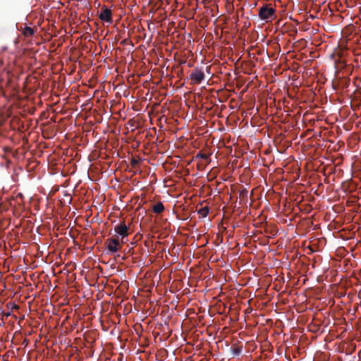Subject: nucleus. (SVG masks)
Returning a JSON list of instances; mask_svg holds the SVG:
<instances>
[{
	"mask_svg": "<svg viewBox=\"0 0 361 361\" xmlns=\"http://www.w3.org/2000/svg\"><path fill=\"white\" fill-rule=\"evenodd\" d=\"M164 207L161 202H159L153 207V212L157 214H159V213L162 212L164 211Z\"/></svg>",
	"mask_w": 361,
	"mask_h": 361,
	"instance_id": "7",
	"label": "nucleus"
},
{
	"mask_svg": "<svg viewBox=\"0 0 361 361\" xmlns=\"http://www.w3.org/2000/svg\"><path fill=\"white\" fill-rule=\"evenodd\" d=\"M194 158L199 159V158H207V157L204 154H202V153L198 152Z\"/></svg>",
	"mask_w": 361,
	"mask_h": 361,
	"instance_id": "10",
	"label": "nucleus"
},
{
	"mask_svg": "<svg viewBox=\"0 0 361 361\" xmlns=\"http://www.w3.org/2000/svg\"><path fill=\"white\" fill-rule=\"evenodd\" d=\"M141 159H130V164L133 169H135Z\"/></svg>",
	"mask_w": 361,
	"mask_h": 361,
	"instance_id": "8",
	"label": "nucleus"
},
{
	"mask_svg": "<svg viewBox=\"0 0 361 361\" xmlns=\"http://www.w3.org/2000/svg\"><path fill=\"white\" fill-rule=\"evenodd\" d=\"M200 213L203 216H205L207 215L208 214V211L206 208H204V209H202L200 211Z\"/></svg>",
	"mask_w": 361,
	"mask_h": 361,
	"instance_id": "9",
	"label": "nucleus"
},
{
	"mask_svg": "<svg viewBox=\"0 0 361 361\" xmlns=\"http://www.w3.org/2000/svg\"><path fill=\"white\" fill-rule=\"evenodd\" d=\"M116 233L121 237V243H125V238L129 235V227L124 221L119 223L114 227Z\"/></svg>",
	"mask_w": 361,
	"mask_h": 361,
	"instance_id": "4",
	"label": "nucleus"
},
{
	"mask_svg": "<svg viewBox=\"0 0 361 361\" xmlns=\"http://www.w3.org/2000/svg\"><path fill=\"white\" fill-rule=\"evenodd\" d=\"M23 34L27 37H32L35 34V30L30 27L26 26L23 31Z\"/></svg>",
	"mask_w": 361,
	"mask_h": 361,
	"instance_id": "6",
	"label": "nucleus"
},
{
	"mask_svg": "<svg viewBox=\"0 0 361 361\" xmlns=\"http://www.w3.org/2000/svg\"><path fill=\"white\" fill-rule=\"evenodd\" d=\"M123 244L121 243V240H119L118 237L108 238L105 243L107 250L112 253L120 250L122 248Z\"/></svg>",
	"mask_w": 361,
	"mask_h": 361,
	"instance_id": "3",
	"label": "nucleus"
},
{
	"mask_svg": "<svg viewBox=\"0 0 361 361\" xmlns=\"http://www.w3.org/2000/svg\"><path fill=\"white\" fill-rule=\"evenodd\" d=\"M32 164H34V166H32L31 168H29L28 170L30 169H32L33 167L36 165V159H31V161L30 162V165H31Z\"/></svg>",
	"mask_w": 361,
	"mask_h": 361,
	"instance_id": "11",
	"label": "nucleus"
},
{
	"mask_svg": "<svg viewBox=\"0 0 361 361\" xmlns=\"http://www.w3.org/2000/svg\"><path fill=\"white\" fill-rule=\"evenodd\" d=\"M99 18L102 21L107 22L109 23H111L113 21L112 19V13L111 9L107 8L106 6H103L101 12L99 13Z\"/></svg>",
	"mask_w": 361,
	"mask_h": 361,
	"instance_id": "5",
	"label": "nucleus"
},
{
	"mask_svg": "<svg viewBox=\"0 0 361 361\" xmlns=\"http://www.w3.org/2000/svg\"><path fill=\"white\" fill-rule=\"evenodd\" d=\"M258 16L262 20L271 21L276 18V9L271 4H264L259 8Z\"/></svg>",
	"mask_w": 361,
	"mask_h": 361,
	"instance_id": "1",
	"label": "nucleus"
},
{
	"mask_svg": "<svg viewBox=\"0 0 361 361\" xmlns=\"http://www.w3.org/2000/svg\"><path fill=\"white\" fill-rule=\"evenodd\" d=\"M345 82H346L345 85H348V83L349 82V80H346Z\"/></svg>",
	"mask_w": 361,
	"mask_h": 361,
	"instance_id": "12",
	"label": "nucleus"
},
{
	"mask_svg": "<svg viewBox=\"0 0 361 361\" xmlns=\"http://www.w3.org/2000/svg\"><path fill=\"white\" fill-rule=\"evenodd\" d=\"M190 84H200L204 79L205 75L201 68H195L190 75Z\"/></svg>",
	"mask_w": 361,
	"mask_h": 361,
	"instance_id": "2",
	"label": "nucleus"
}]
</instances>
